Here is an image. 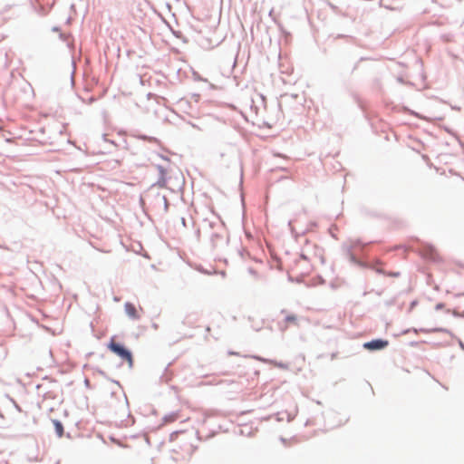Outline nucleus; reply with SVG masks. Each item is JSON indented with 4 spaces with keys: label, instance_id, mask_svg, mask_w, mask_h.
<instances>
[{
    "label": "nucleus",
    "instance_id": "obj_22",
    "mask_svg": "<svg viewBox=\"0 0 464 464\" xmlns=\"http://www.w3.org/2000/svg\"><path fill=\"white\" fill-rule=\"evenodd\" d=\"M459 343L460 348L462 350H464V343L461 341H459Z\"/></svg>",
    "mask_w": 464,
    "mask_h": 464
},
{
    "label": "nucleus",
    "instance_id": "obj_19",
    "mask_svg": "<svg viewBox=\"0 0 464 464\" xmlns=\"http://www.w3.org/2000/svg\"><path fill=\"white\" fill-rule=\"evenodd\" d=\"M191 98H192L196 102H198V100H199V98H200V95H199V94H198V93H194V94H192Z\"/></svg>",
    "mask_w": 464,
    "mask_h": 464
},
{
    "label": "nucleus",
    "instance_id": "obj_14",
    "mask_svg": "<svg viewBox=\"0 0 464 464\" xmlns=\"http://www.w3.org/2000/svg\"><path fill=\"white\" fill-rule=\"evenodd\" d=\"M269 362L275 364L278 368L287 369V364L286 363H284V362H274V361H269Z\"/></svg>",
    "mask_w": 464,
    "mask_h": 464
},
{
    "label": "nucleus",
    "instance_id": "obj_24",
    "mask_svg": "<svg viewBox=\"0 0 464 464\" xmlns=\"http://www.w3.org/2000/svg\"><path fill=\"white\" fill-rule=\"evenodd\" d=\"M249 272H250L251 274H255V271H254L252 268H249Z\"/></svg>",
    "mask_w": 464,
    "mask_h": 464
},
{
    "label": "nucleus",
    "instance_id": "obj_15",
    "mask_svg": "<svg viewBox=\"0 0 464 464\" xmlns=\"http://www.w3.org/2000/svg\"><path fill=\"white\" fill-rule=\"evenodd\" d=\"M193 78L195 81H201V82H207V79H204L203 77H201L198 72H193Z\"/></svg>",
    "mask_w": 464,
    "mask_h": 464
},
{
    "label": "nucleus",
    "instance_id": "obj_3",
    "mask_svg": "<svg viewBox=\"0 0 464 464\" xmlns=\"http://www.w3.org/2000/svg\"><path fill=\"white\" fill-rule=\"evenodd\" d=\"M364 245L362 243L361 240H352L350 242H345L343 244V250L349 259V261L354 265H358L361 266H363L364 264L356 256L353 250L357 247H362Z\"/></svg>",
    "mask_w": 464,
    "mask_h": 464
},
{
    "label": "nucleus",
    "instance_id": "obj_13",
    "mask_svg": "<svg viewBox=\"0 0 464 464\" xmlns=\"http://www.w3.org/2000/svg\"><path fill=\"white\" fill-rule=\"evenodd\" d=\"M176 418H177V415L172 413V414H169V415L164 416L163 420H164L165 423L172 422V421H174L176 420Z\"/></svg>",
    "mask_w": 464,
    "mask_h": 464
},
{
    "label": "nucleus",
    "instance_id": "obj_9",
    "mask_svg": "<svg viewBox=\"0 0 464 464\" xmlns=\"http://www.w3.org/2000/svg\"><path fill=\"white\" fill-rule=\"evenodd\" d=\"M413 331L415 333H418L419 330L417 329H413ZM420 332H423V333H447L449 334H452L451 332L446 328H441V327H437V328H433V329H424V328H421L420 329Z\"/></svg>",
    "mask_w": 464,
    "mask_h": 464
},
{
    "label": "nucleus",
    "instance_id": "obj_1",
    "mask_svg": "<svg viewBox=\"0 0 464 464\" xmlns=\"http://www.w3.org/2000/svg\"><path fill=\"white\" fill-rule=\"evenodd\" d=\"M208 227L211 228L210 243L213 248L222 247L228 243V235L225 225L221 222H209Z\"/></svg>",
    "mask_w": 464,
    "mask_h": 464
},
{
    "label": "nucleus",
    "instance_id": "obj_8",
    "mask_svg": "<svg viewBox=\"0 0 464 464\" xmlns=\"http://www.w3.org/2000/svg\"><path fill=\"white\" fill-rule=\"evenodd\" d=\"M161 203L164 207V212H168L169 204L167 197L165 195H161L160 192H157L155 194V204L160 205Z\"/></svg>",
    "mask_w": 464,
    "mask_h": 464
},
{
    "label": "nucleus",
    "instance_id": "obj_20",
    "mask_svg": "<svg viewBox=\"0 0 464 464\" xmlns=\"http://www.w3.org/2000/svg\"><path fill=\"white\" fill-rule=\"evenodd\" d=\"M444 307V304L443 303H438L435 306V309L436 310H441L442 308Z\"/></svg>",
    "mask_w": 464,
    "mask_h": 464
},
{
    "label": "nucleus",
    "instance_id": "obj_26",
    "mask_svg": "<svg viewBox=\"0 0 464 464\" xmlns=\"http://www.w3.org/2000/svg\"><path fill=\"white\" fill-rule=\"evenodd\" d=\"M124 400H125L126 404H128V400H127V397L125 395H124Z\"/></svg>",
    "mask_w": 464,
    "mask_h": 464
},
{
    "label": "nucleus",
    "instance_id": "obj_25",
    "mask_svg": "<svg viewBox=\"0 0 464 464\" xmlns=\"http://www.w3.org/2000/svg\"><path fill=\"white\" fill-rule=\"evenodd\" d=\"M182 223H183L184 226L186 225V221H185L184 218H182Z\"/></svg>",
    "mask_w": 464,
    "mask_h": 464
},
{
    "label": "nucleus",
    "instance_id": "obj_7",
    "mask_svg": "<svg viewBox=\"0 0 464 464\" xmlns=\"http://www.w3.org/2000/svg\"><path fill=\"white\" fill-rule=\"evenodd\" d=\"M124 309H125V313L127 314V315L130 318H131L133 320H138L140 318L137 309L133 304L127 302L124 304Z\"/></svg>",
    "mask_w": 464,
    "mask_h": 464
},
{
    "label": "nucleus",
    "instance_id": "obj_4",
    "mask_svg": "<svg viewBox=\"0 0 464 464\" xmlns=\"http://www.w3.org/2000/svg\"><path fill=\"white\" fill-rule=\"evenodd\" d=\"M389 345V342L384 339H373L363 343V348L369 351L383 350Z\"/></svg>",
    "mask_w": 464,
    "mask_h": 464
},
{
    "label": "nucleus",
    "instance_id": "obj_17",
    "mask_svg": "<svg viewBox=\"0 0 464 464\" xmlns=\"http://www.w3.org/2000/svg\"><path fill=\"white\" fill-rule=\"evenodd\" d=\"M277 415H278V417H277V420H284V417H283V416H281V415H283V413H278ZM284 415H286V416H287V421H291V420H292V418H291L290 414H288V413H284Z\"/></svg>",
    "mask_w": 464,
    "mask_h": 464
},
{
    "label": "nucleus",
    "instance_id": "obj_5",
    "mask_svg": "<svg viewBox=\"0 0 464 464\" xmlns=\"http://www.w3.org/2000/svg\"><path fill=\"white\" fill-rule=\"evenodd\" d=\"M156 168L159 171V179L154 184L151 185L150 191H152L155 187H160V188L167 187V182H168L167 169L161 165H156Z\"/></svg>",
    "mask_w": 464,
    "mask_h": 464
},
{
    "label": "nucleus",
    "instance_id": "obj_11",
    "mask_svg": "<svg viewBox=\"0 0 464 464\" xmlns=\"http://www.w3.org/2000/svg\"><path fill=\"white\" fill-rule=\"evenodd\" d=\"M138 138L142 140H147L150 143H160V140L155 137H150V136H147V135H139Z\"/></svg>",
    "mask_w": 464,
    "mask_h": 464
},
{
    "label": "nucleus",
    "instance_id": "obj_27",
    "mask_svg": "<svg viewBox=\"0 0 464 464\" xmlns=\"http://www.w3.org/2000/svg\"><path fill=\"white\" fill-rule=\"evenodd\" d=\"M115 163H116L117 165H120V161H119V160H115Z\"/></svg>",
    "mask_w": 464,
    "mask_h": 464
},
{
    "label": "nucleus",
    "instance_id": "obj_18",
    "mask_svg": "<svg viewBox=\"0 0 464 464\" xmlns=\"http://www.w3.org/2000/svg\"><path fill=\"white\" fill-rule=\"evenodd\" d=\"M386 276H392V277H398L400 276V273L399 272H390V273H386Z\"/></svg>",
    "mask_w": 464,
    "mask_h": 464
},
{
    "label": "nucleus",
    "instance_id": "obj_21",
    "mask_svg": "<svg viewBox=\"0 0 464 464\" xmlns=\"http://www.w3.org/2000/svg\"><path fill=\"white\" fill-rule=\"evenodd\" d=\"M376 272L379 274L386 275V272L384 270H382V268H376Z\"/></svg>",
    "mask_w": 464,
    "mask_h": 464
},
{
    "label": "nucleus",
    "instance_id": "obj_10",
    "mask_svg": "<svg viewBox=\"0 0 464 464\" xmlns=\"http://www.w3.org/2000/svg\"><path fill=\"white\" fill-rule=\"evenodd\" d=\"M54 426L55 432L59 438L63 436L64 429L63 423L58 420H52Z\"/></svg>",
    "mask_w": 464,
    "mask_h": 464
},
{
    "label": "nucleus",
    "instance_id": "obj_16",
    "mask_svg": "<svg viewBox=\"0 0 464 464\" xmlns=\"http://www.w3.org/2000/svg\"><path fill=\"white\" fill-rule=\"evenodd\" d=\"M373 85L376 89L381 90L382 89V82L379 78L374 79Z\"/></svg>",
    "mask_w": 464,
    "mask_h": 464
},
{
    "label": "nucleus",
    "instance_id": "obj_23",
    "mask_svg": "<svg viewBox=\"0 0 464 464\" xmlns=\"http://www.w3.org/2000/svg\"><path fill=\"white\" fill-rule=\"evenodd\" d=\"M114 396H116L115 392H111V397L113 398Z\"/></svg>",
    "mask_w": 464,
    "mask_h": 464
},
{
    "label": "nucleus",
    "instance_id": "obj_6",
    "mask_svg": "<svg viewBox=\"0 0 464 464\" xmlns=\"http://www.w3.org/2000/svg\"><path fill=\"white\" fill-rule=\"evenodd\" d=\"M420 255L428 259L435 260L438 256L436 248L430 244H424L420 250Z\"/></svg>",
    "mask_w": 464,
    "mask_h": 464
},
{
    "label": "nucleus",
    "instance_id": "obj_12",
    "mask_svg": "<svg viewBox=\"0 0 464 464\" xmlns=\"http://www.w3.org/2000/svg\"><path fill=\"white\" fill-rule=\"evenodd\" d=\"M285 322L287 324H295V325H298L297 324V316L295 314H288L285 318Z\"/></svg>",
    "mask_w": 464,
    "mask_h": 464
},
{
    "label": "nucleus",
    "instance_id": "obj_2",
    "mask_svg": "<svg viewBox=\"0 0 464 464\" xmlns=\"http://www.w3.org/2000/svg\"><path fill=\"white\" fill-rule=\"evenodd\" d=\"M108 349L114 354L118 355L121 360L126 361L130 367H132V353L124 344L115 342L114 339L112 338L108 343Z\"/></svg>",
    "mask_w": 464,
    "mask_h": 464
}]
</instances>
